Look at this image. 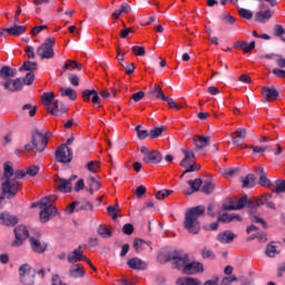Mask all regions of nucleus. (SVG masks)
Returning <instances> with one entry per match:
<instances>
[{
    "label": "nucleus",
    "instance_id": "1",
    "mask_svg": "<svg viewBox=\"0 0 285 285\" xmlns=\"http://www.w3.org/2000/svg\"><path fill=\"white\" fill-rule=\"evenodd\" d=\"M26 175V171L21 169L14 171L12 166L6 163L1 181L4 183L7 188H11L14 193H19V190H21V183H19L17 179H23Z\"/></svg>",
    "mask_w": 285,
    "mask_h": 285
},
{
    "label": "nucleus",
    "instance_id": "2",
    "mask_svg": "<svg viewBox=\"0 0 285 285\" xmlns=\"http://www.w3.org/2000/svg\"><path fill=\"white\" fill-rule=\"evenodd\" d=\"M204 213H206V208L204 206H197L188 209L185 214L184 226L186 230L190 233V235H198L199 230H202L199 217H202Z\"/></svg>",
    "mask_w": 285,
    "mask_h": 285
},
{
    "label": "nucleus",
    "instance_id": "3",
    "mask_svg": "<svg viewBox=\"0 0 285 285\" xmlns=\"http://www.w3.org/2000/svg\"><path fill=\"white\" fill-rule=\"evenodd\" d=\"M55 92H45L41 96V104L42 106L47 107L48 112L50 115H55L56 117H61L65 112H68V106L59 102V100L55 99Z\"/></svg>",
    "mask_w": 285,
    "mask_h": 285
},
{
    "label": "nucleus",
    "instance_id": "4",
    "mask_svg": "<svg viewBox=\"0 0 285 285\" xmlns=\"http://www.w3.org/2000/svg\"><path fill=\"white\" fill-rule=\"evenodd\" d=\"M48 148L47 137L43 136V131L40 129H33L31 131V141L24 145L27 153H43Z\"/></svg>",
    "mask_w": 285,
    "mask_h": 285
},
{
    "label": "nucleus",
    "instance_id": "5",
    "mask_svg": "<svg viewBox=\"0 0 285 285\" xmlns=\"http://www.w3.org/2000/svg\"><path fill=\"white\" fill-rule=\"evenodd\" d=\"M55 38H47L42 45L37 49V55L40 59H53L55 58Z\"/></svg>",
    "mask_w": 285,
    "mask_h": 285
},
{
    "label": "nucleus",
    "instance_id": "6",
    "mask_svg": "<svg viewBox=\"0 0 285 285\" xmlns=\"http://www.w3.org/2000/svg\"><path fill=\"white\" fill-rule=\"evenodd\" d=\"M20 282L23 285H35V277H37V271L29 264H23L19 267Z\"/></svg>",
    "mask_w": 285,
    "mask_h": 285
},
{
    "label": "nucleus",
    "instance_id": "7",
    "mask_svg": "<svg viewBox=\"0 0 285 285\" xmlns=\"http://www.w3.org/2000/svg\"><path fill=\"white\" fill-rule=\"evenodd\" d=\"M168 257L169 262H171L174 268H177V271H184L190 259L185 252H171Z\"/></svg>",
    "mask_w": 285,
    "mask_h": 285
},
{
    "label": "nucleus",
    "instance_id": "8",
    "mask_svg": "<svg viewBox=\"0 0 285 285\" xmlns=\"http://www.w3.org/2000/svg\"><path fill=\"white\" fill-rule=\"evenodd\" d=\"M19 14H21V7H18L16 14L13 17L14 23L13 27L7 28L3 31L0 32V37H3L4 32H8V35H12L13 37H19L26 32V26H19Z\"/></svg>",
    "mask_w": 285,
    "mask_h": 285
},
{
    "label": "nucleus",
    "instance_id": "9",
    "mask_svg": "<svg viewBox=\"0 0 285 285\" xmlns=\"http://www.w3.org/2000/svg\"><path fill=\"white\" fill-rule=\"evenodd\" d=\"M55 155L59 164H70L72 161V148L67 145H60Z\"/></svg>",
    "mask_w": 285,
    "mask_h": 285
},
{
    "label": "nucleus",
    "instance_id": "10",
    "mask_svg": "<svg viewBox=\"0 0 285 285\" xmlns=\"http://www.w3.org/2000/svg\"><path fill=\"white\" fill-rule=\"evenodd\" d=\"M14 235H16V239L11 243V246L16 248H19V246H22L23 242H26V239H28V237L30 236L28 233V227L23 225H18L14 228Z\"/></svg>",
    "mask_w": 285,
    "mask_h": 285
},
{
    "label": "nucleus",
    "instance_id": "11",
    "mask_svg": "<svg viewBox=\"0 0 285 285\" xmlns=\"http://www.w3.org/2000/svg\"><path fill=\"white\" fill-rule=\"evenodd\" d=\"M0 86H2L4 90H8V92H19L23 90V81H21V78L2 80Z\"/></svg>",
    "mask_w": 285,
    "mask_h": 285
},
{
    "label": "nucleus",
    "instance_id": "12",
    "mask_svg": "<svg viewBox=\"0 0 285 285\" xmlns=\"http://www.w3.org/2000/svg\"><path fill=\"white\" fill-rule=\"evenodd\" d=\"M75 210L77 213H79V210H94V206H92V203H90L87 199H83L80 202H73L68 206L67 212L69 215H72Z\"/></svg>",
    "mask_w": 285,
    "mask_h": 285
},
{
    "label": "nucleus",
    "instance_id": "13",
    "mask_svg": "<svg viewBox=\"0 0 285 285\" xmlns=\"http://www.w3.org/2000/svg\"><path fill=\"white\" fill-rule=\"evenodd\" d=\"M77 179V176H71L69 179L57 178L56 186L59 193H72V181Z\"/></svg>",
    "mask_w": 285,
    "mask_h": 285
},
{
    "label": "nucleus",
    "instance_id": "14",
    "mask_svg": "<svg viewBox=\"0 0 285 285\" xmlns=\"http://www.w3.org/2000/svg\"><path fill=\"white\" fill-rule=\"evenodd\" d=\"M183 273L185 275H196V273H204V264L199 262H190V259L185 265Z\"/></svg>",
    "mask_w": 285,
    "mask_h": 285
},
{
    "label": "nucleus",
    "instance_id": "15",
    "mask_svg": "<svg viewBox=\"0 0 285 285\" xmlns=\"http://www.w3.org/2000/svg\"><path fill=\"white\" fill-rule=\"evenodd\" d=\"M29 244H30L31 250L33 253H37L38 255L46 253V250L48 249V243L35 237L29 238Z\"/></svg>",
    "mask_w": 285,
    "mask_h": 285
},
{
    "label": "nucleus",
    "instance_id": "16",
    "mask_svg": "<svg viewBox=\"0 0 285 285\" xmlns=\"http://www.w3.org/2000/svg\"><path fill=\"white\" fill-rule=\"evenodd\" d=\"M161 159H164V156L159 150L149 151L147 156L142 157L145 164H161Z\"/></svg>",
    "mask_w": 285,
    "mask_h": 285
},
{
    "label": "nucleus",
    "instance_id": "17",
    "mask_svg": "<svg viewBox=\"0 0 285 285\" xmlns=\"http://www.w3.org/2000/svg\"><path fill=\"white\" fill-rule=\"evenodd\" d=\"M262 95L265 101H275L279 97V91L275 87H263Z\"/></svg>",
    "mask_w": 285,
    "mask_h": 285
},
{
    "label": "nucleus",
    "instance_id": "18",
    "mask_svg": "<svg viewBox=\"0 0 285 285\" xmlns=\"http://www.w3.org/2000/svg\"><path fill=\"white\" fill-rule=\"evenodd\" d=\"M181 153L184 155V158L180 161V166L183 168H188V165H190V164H193V161H195V151L190 150L188 148H183Z\"/></svg>",
    "mask_w": 285,
    "mask_h": 285
},
{
    "label": "nucleus",
    "instance_id": "19",
    "mask_svg": "<svg viewBox=\"0 0 285 285\" xmlns=\"http://www.w3.org/2000/svg\"><path fill=\"white\" fill-rule=\"evenodd\" d=\"M193 142L195 144V150H202V149L208 148V146H210V137L195 136L193 138Z\"/></svg>",
    "mask_w": 285,
    "mask_h": 285
},
{
    "label": "nucleus",
    "instance_id": "20",
    "mask_svg": "<svg viewBox=\"0 0 285 285\" xmlns=\"http://www.w3.org/2000/svg\"><path fill=\"white\" fill-rule=\"evenodd\" d=\"M273 199V194H264L257 198V206H267L272 210H277L275 203L271 202Z\"/></svg>",
    "mask_w": 285,
    "mask_h": 285
},
{
    "label": "nucleus",
    "instance_id": "21",
    "mask_svg": "<svg viewBox=\"0 0 285 285\" xmlns=\"http://www.w3.org/2000/svg\"><path fill=\"white\" fill-rule=\"evenodd\" d=\"M82 259H86V256H83V250H81V246L76 248L67 257V261L69 262V264H77V262H81Z\"/></svg>",
    "mask_w": 285,
    "mask_h": 285
},
{
    "label": "nucleus",
    "instance_id": "22",
    "mask_svg": "<svg viewBox=\"0 0 285 285\" xmlns=\"http://www.w3.org/2000/svg\"><path fill=\"white\" fill-rule=\"evenodd\" d=\"M40 212V220L46 224V222H50V217L57 215V207H42Z\"/></svg>",
    "mask_w": 285,
    "mask_h": 285
},
{
    "label": "nucleus",
    "instance_id": "23",
    "mask_svg": "<svg viewBox=\"0 0 285 285\" xmlns=\"http://www.w3.org/2000/svg\"><path fill=\"white\" fill-rule=\"evenodd\" d=\"M246 135H247L246 128L244 127L238 128L236 131H234L230 135V137H234L233 144H235L237 147H240L242 145L239 144V141H244V139H246Z\"/></svg>",
    "mask_w": 285,
    "mask_h": 285
},
{
    "label": "nucleus",
    "instance_id": "24",
    "mask_svg": "<svg viewBox=\"0 0 285 285\" xmlns=\"http://www.w3.org/2000/svg\"><path fill=\"white\" fill-rule=\"evenodd\" d=\"M129 268H134V271H146L148 266L146 262L141 261L140 258L134 257L127 262Z\"/></svg>",
    "mask_w": 285,
    "mask_h": 285
},
{
    "label": "nucleus",
    "instance_id": "25",
    "mask_svg": "<svg viewBox=\"0 0 285 285\" xmlns=\"http://www.w3.org/2000/svg\"><path fill=\"white\" fill-rule=\"evenodd\" d=\"M69 276L73 279H78V277H85L86 271L79 264H73L69 269Z\"/></svg>",
    "mask_w": 285,
    "mask_h": 285
},
{
    "label": "nucleus",
    "instance_id": "26",
    "mask_svg": "<svg viewBox=\"0 0 285 285\" xmlns=\"http://www.w3.org/2000/svg\"><path fill=\"white\" fill-rule=\"evenodd\" d=\"M12 77H17V69H12L9 66H3L0 69V78L3 79L2 81H8L12 79Z\"/></svg>",
    "mask_w": 285,
    "mask_h": 285
},
{
    "label": "nucleus",
    "instance_id": "27",
    "mask_svg": "<svg viewBox=\"0 0 285 285\" xmlns=\"http://www.w3.org/2000/svg\"><path fill=\"white\" fill-rule=\"evenodd\" d=\"M4 197H7V199H12L13 197H17V191L10 187H7L6 183L1 181L0 204Z\"/></svg>",
    "mask_w": 285,
    "mask_h": 285
},
{
    "label": "nucleus",
    "instance_id": "28",
    "mask_svg": "<svg viewBox=\"0 0 285 285\" xmlns=\"http://www.w3.org/2000/svg\"><path fill=\"white\" fill-rule=\"evenodd\" d=\"M0 223L4 224V226H14L18 220L16 216L10 215L8 212L0 213Z\"/></svg>",
    "mask_w": 285,
    "mask_h": 285
},
{
    "label": "nucleus",
    "instance_id": "29",
    "mask_svg": "<svg viewBox=\"0 0 285 285\" xmlns=\"http://www.w3.org/2000/svg\"><path fill=\"white\" fill-rule=\"evenodd\" d=\"M243 188H255L257 184V177L255 174H248L246 177L240 178Z\"/></svg>",
    "mask_w": 285,
    "mask_h": 285
},
{
    "label": "nucleus",
    "instance_id": "30",
    "mask_svg": "<svg viewBox=\"0 0 285 285\" xmlns=\"http://www.w3.org/2000/svg\"><path fill=\"white\" fill-rule=\"evenodd\" d=\"M236 237L237 235H235V233L230 230H225L218 234V242H220V244H230Z\"/></svg>",
    "mask_w": 285,
    "mask_h": 285
},
{
    "label": "nucleus",
    "instance_id": "31",
    "mask_svg": "<svg viewBox=\"0 0 285 285\" xmlns=\"http://www.w3.org/2000/svg\"><path fill=\"white\" fill-rule=\"evenodd\" d=\"M187 184L188 186H190L191 189L185 190L184 193L186 195H193V193L199 191V188H202V184H204V181L202 180V178H196L194 180H188Z\"/></svg>",
    "mask_w": 285,
    "mask_h": 285
},
{
    "label": "nucleus",
    "instance_id": "32",
    "mask_svg": "<svg viewBox=\"0 0 285 285\" xmlns=\"http://www.w3.org/2000/svg\"><path fill=\"white\" fill-rule=\"evenodd\" d=\"M273 17V11H271V9H267L266 11H257L255 13V21H257L258 23H266V21H268V19H271Z\"/></svg>",
    "mask_w": 285,
    "mask_h": 285
},
{
    "label": "nucleus",
    "instance_id": "33",
    "mask_svg": "<svg viewBox=\"0 0 285 285\" xmlns=\"http://www.w3.org/2000/svg\"><path fill=\"white\" fill-rule=\"evenodd\" d=\"M242 222V216L237 214H228L225 213L220 216H218V222H222L223 224H230V222Z\"/></svg>",
    "mask_w": 285,
    "mask_h": 285
},
{
    "label": "nucleus",
    "instance_id": "34",
    "mask_svg": "<svg viewBox=\"0 0 285 285\" xmlns=\"http://www.w3.org/2000/svg\"><path fill=\"white\" fill-rule=\"evenodd\" d=\"M149 95H153V97H156V99H161L163 101L164 98H166V95H164V91L161 90V87L159 85L151 86Z\"/></svg>",
    "mask_w": 285,
    "mask_h": 285
},
{
    "label": "nucleus",
    "instance_id": "35",
    "mask_svg": "<svg viewBox=\"0 0 285 285\" xmlns=\"http://www.w3.org/2000/svg\"><path fill=\"white\" fill-rule=\"evenodd\" d=\"M176 284L177 285H202V282L193 277H183V278H178Z\"/></svg>",
    "mask_w": 285,
    "mask_h": 285
},
{
    "label": "nucleus",
    "instance_id": "36",
    "mask_svg": "<svg viewBox=\"0 0 285 285\" xmlns=\"http://www.w3.org/2000/svg\"><path fill=\"white\" fill-rule=\"evenodd\" d=\"M248 204V196H243L238 200H234V207H226L227 209L235 208V210H242V208H245Z\"/></svg>",
    "mask_w": 285,
    "mask_h": 285
},
{
    "label": "nucleus",
    "instance_id": "37",
    "mask_svg": "<svg viewBox=\"0 0 285 285\" xmlns=\"http://www.w3.org/2000/svg\"><path fill=\"white\" fill-rule=\"evenodd\" d=\"M165 130H167L166 126L155 127L154 129H151L149 131V138L157 139L158 137H161V135L165 132Z\"/></svg>",
    "mask_w": 285,
    "mask_h": 285
},
{
    "label": "nucleus",
    "instance_id": "38",
    "mask_svg": "<svg viewBox=\"0 0 285 285\" xmlns=\"http://www.w3.org/2000/svg\"><path fill=\"white\" fill-rule=\"evenodd\" d=\"M60 95L61 97H69L71 101H75V99H77V91H75V89L72 88H61Z\"/></svg>",
    "mask_w": 285,
    "mask_h": 285
},
{
    "label": "nucleus",
    "instance_id": "39",
    "mask_svg": "<svg viewBox=\"0 0 285 285\" xmlns=\"http://www.w3.org/2000/svg\"><path fill=\"white\" fill-rule=\"evenodd\" d=\"M107 213L110 215L111 219H117L119 217V213H121V208L119 205H109L107 207Z\"/></svg>",
    "mask_w": 285,
    "mask_h": 285
},
{
    "label": "nucleus",
    "instance_id": "40",
    "mask_svg": "<svg viewBox=\"0 0 285 285\" xmlns=\"http://www.w3.org/2000/svg\"><path fill=\"white\" fill-rule=\"evenodd\" d=\"M147 246H150L146 240L140 239V238H135L134 239V248L139 253V250H145Z\"/></svg>",
    "mask_w": 285,
    "mask_h": 285
},
{
    "label": "nucleus",
    "instance_id": "41",
    "mask_svg": "<svg viewBox=\"0 0 285 285\" xmlns=\"http://www.w3.org/2000/svg\"><path fill=\"white\" fill-rule=\"evenodd\" d=\"M249 220L252 224H261L263 228H268V224H266V220L257 216V214H249Z\"/></svg>",
    "mask_w": 285,
    "mask_h": 285
},
{
    "label": "nucleus",
    "instance_id": "42",
    "mask_svg": "<svg viewBox=\"0 0 285 285\" xmlns=\"http://www.w3.org/2000/svg\"><path fill=\"white\" fill-rule=\"evenodd\" d=\"M97 233L100 235V237H104V239L112 237V232H110V229L106 228L104 225H99Z\"/></svg>",
    "mask_w": 285,
    "mask_h": 285
},
{
    "label": "nucleus",
    "instance_id": "43",
    "mask_svg": "<svg viewBox=\"0 0 285 285\" xmlns=\"http://www.w3.org/2000/svg\"><path fill=\"white\" fill-rule=\"evenodd\" d=\"M247 208H249V215L257 214V208L261 206L257 205V198H254V200H250L247 198Z\"/></svg>",
    "mask_w": 285,
    "mask_h": 285
},
{
    "label": "nucleus",
    "instance_id": "44",
    "mask_svg": "<svg viewBox=\"0 0 285 285\" xmlns=\"http://www.w3.org/2000/svg\"><path fill=\"white\" fill-rule=\"evenodd\" d=\"M23 70H26L27 72H33V70H37V62L24 61L23 65L20 67V71Z\"/></svg>",
    "mask_w": 285,
    "mask_h": 285
},
{
    "label": "nucleus",
    "instance_id": "45",
    "mask_svg": "<svg viewBox=\"0 0 285 285\" xmlns=\"http://www.w3.org/2000/svg\"><path fill=\"white\" fill-rule=\"evenodd\" d=\"M266 255L267 257H275L276 255H279V252L277 250L275 243H271L267 245Z\"/></svg>",
    "mask_w": 285,
    "mask_h": 285
},
{
    "label": "nucleus",
    "instance_id": "46",
    "mask_svg": "<svg viewBox=\"0 0 285 285\" xmlns=\"http://www.w3.org/2000/svg\"><path fill=\"white\" fill-rule=\"evenodd\" d=\"M135 130L138 139H147V137H150V131L141 129V125L136 126Z\"/></svg>",
    "mask_w": 285,
    "mask_h": 285
},
{
    "label": "nucleus",
    "instance_id": "47",
    "mask_svg": "<svg viewBox=\"0 0 285 285\" xmlns=\"http://www.w3.org/2000/svg\"><path fill=\"white\" fill-rule=\"evenodd\" d=\"M185 168L186 169L184 170V175H188V173H197V170H202V165H197L195 161H193Z\"/></svg>",
    "mask_w": 285,
    "mask_h": 285
},
{
    "label": "nucleus",
    "instance_id": "48",
    "mask_svg": "<svg viewBox=\"0 0 285 285\" xmlns=\"http://www.w3.org/2000/svg\"><path fill=\"white\" fill-rule=\"evenodd\" d=\"M215 190V185L210 181H207L204 184V186L202 187V193H204L205 195H210L213 194Z\"/></svg>",
    "mask_w": 285,
    "mask_h": 285
},
{
    "label": "nucleus",
    "instance_id": "49",
    "mask_svg": "<svg viewBox=\"0 0 285 285\" xmlns=\"http://www.w3.org/2000/svg\"><path fill=\"white\" fill-rule=\"evenodd\" d=\"M238 14H239V17H242L243 19H247V20L253 19V11H250V10H248V9L238 8Z\"/></svg>",
    "mask_w": 285,
    "mask_h": 285
},
{
    "label": "nucleus",
    "instance_id": "50",
    "mask_svg": "<svg viewBox=\"0 0 285 285\" xmlns=\"http://www.w3.org/2000/svg\"><path fill=\"white\" fill-rule=\"evenodd\" d=\"M240 49L244 52H250L252 50H255V41H252L249 43L246 41H242Z\"/></svg>",
    "mask_w": 285,
    "mask_h": 285
},
{
    "label": "nucleus",
    "instance_id": "51",
    "mask_svg": "<svg viewBox=\"0 0 285 285\" xmlns=\"http://www.w3.org/2000/svg\"><path fill=\"white\" fill-rule=\"evenodd\" d=\"M88 186L91 189L99 190V188H101V183H99V180L95 179V177H89Z\"/></svg>",
    "mask_w": 285,
    "mask_h": 285
},
{
    "label": "nucleus",
    "instance_id": "52",
    "mask_svg": "<svg viewBox=\"0 0 285 285\" xmlns=\"http://www.w3.org/2000/svg\"><path fill=\"white\" fill-rule=\"evenodd\" d=\"M136 57H144L146 55V48L141 46H135L131 48Z\"/></svg>",
    "mask_w": 285,
    "mask_h": 285
},
{
    "label": "nucleus",
    "instance_id": "53",
    "mask_svg": "<svg viewBox=\"0 0 285 285\" xmlns=\"http://www.w3.org/2000/svg\"><path fill=\"white\" fill-rule=\"evenodd\" d=\"M40 208H55L52 206V199L50 197H45L40 200Z\"/></svg>",
    "mask_w": 285,
    "mask_h": 285
},
{
    "label": "nucleus",
    "instance_id": "54",
    "mask_svg": "<svg viewBox=\"0 0 285 285\" xmlns=\"http://www.w3.org/2000/svg\"><path fill=\"white\" fill-rule=\"evenodd\" d=\"M273 193H276L277 195H279V193H285V180H277Z\"/></svg>",
    "mask_w": 285,
    "mask_h": 285
},
{
    "label": "nucleus",
    "instance_id": "55",
    "mask_svg": "<svg viewBox=\"0 0 285 285\" xmlns=\"http://www.w3.org/2000/svg\"><path fill=\"white\" fill-rule=\"evenodd\" d=\"M33 81H35V73L28 72L22 80V85L24 83L26 86H32Z\"/></svg>",
    "mask_w": 285,
    "mask_h": 285
},
{
    "label": "nucleus",
    "instance_id": "56",
    "mask_svg": "<svg viewBox=\"0 0 285 285\" xmlns=\"http://www.w3.org/2000/svg\"><path fill=\"white\" fill-rule=\"evenodd\" d=\"M202 256L204 259H215V253L208 248L202 250Z\"/></svg>",
    "mask_w": 285,
    "mask_h": 285
},
{
    "label": "nucleus",
    "instance_id": "57",
    "mask_svg": "<svg viewBox=\"0 0 285 285\" xmlns=\"http://www.w3.org/2000/svg\"><path fill=\"white\" fill-rule=\"evenodd\" d=\"M22 110H29V117H35V115H37V106L30 105V104H26L22 107Z\"/></svg>",
    "mask_w": 285,
    "mask_h": 285
},
{
    "label": "nucleus",
    "instance_id": "58",
    "mask_svg": "<svg viewBox=\"0 0 285 285\" xmlns=\"http://www.w3.org/2000/svg\"><path fill=\"white\" fill-rule=\"evenodd\" d=\"M122 233L125 235H132L135 233V226L132 224L128 223L122 226Z\"/></svg>",
    "mask_w": 285,
    "mask_h": 285
},
{
    "label": "nucleus",
    "instance_id": "59",
    "mask_svg": "<svg viewBox=\"0 0 285 285\" xmlns=\"http://www.w3.org/2000/svg\"><path fill=\"white\" fill-rule=\"evenodd\" d=\"M163 101H167L169 108H176V110H181V106L177 105L173 98H168L165 96Z\"/></svg>",
    "mask_w": 285,
    "mask_h": 285
},
{
    "label": "nucleus",
    "instance_id": "60",
    "mask_svg": "<svg viewBox=\"0 0 285 285\" xmlns=\"http://www.w3.org/2000/svg\"><path fill=\"white\" fill-rule=\"evenodd\" d=\"M258 184L268 188L271 186V179L266 177V174H261Z\"/></svg>",
    "mask_w": 285,
    "mask_h": 285
},
{
    "label": "nucleus",
    "instance_id": "61",
    "mask_svg": "<svg viewBox=\"0 0 285 285\" xmlns=\"http://www.w3.org/2000/svg\"><path fill=\"white\" fill-rule=\"evenodd\" d=\"M87 168L90 173H97V170H99V161H89Z\"/></svg>",
    "mask_w": 285,
    "mask_h": 285
},
{
    "label": "nucleus",
    "instance_id": "62",
    "mask_svg": "<svg viewBox=\"0 0 285 285\" xmlns=\"http://www.w3.org/2000/svg\"><path fill=\"white\" fill-rule=\"evenodd\" d=\"M249 148H252L253 153H266V150H273V148L268 146H249Z\"/></svg>",
    "mask_w": 285,
    "mask_h": 285
},
{
    "label": "nucleus",
    "instance_id": "63",
    "mask_svg": "<svg viewBox=\"0 0 285 285\" xmlns=\"http://www.w3.org/2000/svg\"><path fill=\"white\" fill-rule=\"evenodd\" d=\"M95 92V89L90 90V89H86L82 91V100L83 101H90V98L92 97Z\"/></svg>",
    "mask_w": 285,
    "mask_h": 285
},
{
    "label": "nucleus",
    "instance_id": "64",
    "mask_svg": "<svg viewBox=\"0 0 285 285\" xmlns=\"http://www.w3.org/2000/svg\"><path fill=\"white\" fill-rule=\"evenodd\" d=\"M274 33L276 37H282V35H285V29L282 24H275L274 26Z\"/></svg>",
    "mask_w": 285,
    "mask_h": 285
}]
</instances>
